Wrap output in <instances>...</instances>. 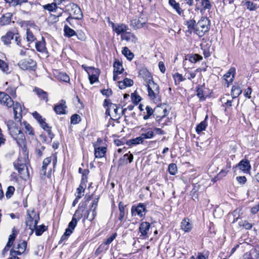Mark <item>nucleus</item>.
Listing matches in <instances>:
<instances>
[{"mask_svg": "<svg viewBox=\"0 0 259 259\" xmlns=\"http://www.w3.org/2000/svg\"><path fill=\"white\" fill-rule=\"evenodd\" d=\"M143 142L144 140L142 138L141 136H140V137H137L135 139H133L127 141L126 144L128 146H132L134 145H136L140 144H143Z\"/></svg>", "mask_w": 259, "mask_h": 259, "instance_id": "31", "label": "nucleus"}, {"mask_svg": "<svg viewBox=\"0 0 259 259\" xmlns=\"http://www.w3.org/2000/svg\"><path fill=\"white\" fill-rule=\"evenodd\" d=\"M86 187L79 185V187L77 188V195L76 197L78 198H81L83 194H82V192H84Z\"/></svg>", "mask_w": 259, "mask_h": 259, "instance_id": "57", "label": "nucleus"}, {"mask_svg": "<svg viewBox=\"0 0 259 259\" xmlns=\"http://www.w3.org/2000/svg\"><path fill=\"white\" fill-rule=\"evenodd\" d=\"M134 159V156L132 154H131L129 152L128 153L124 154L122 157H121L118 160V167L121 166L128 163H131Z\"/></svg>", "mask_w": 259, "mask_h": 259, "instance_id": "11", "label": "nucleus"}, {"mask_svg": "<svg viewBox=\"0 0 259 259\" xmlns=\"http://www.w3.org/2000/svg\"><path fill=\"white\" fill-rule=\"evenodd\" d=\"M154 114H164V116H166L169 112L166 109L164 104H161L160 106H157L154 108Z\"/></svg>", "mask_w": 259, "mask_h": 259, "instance_id": "24", "label": "nucleus"}, {"mask_svg": "<svg viewBox=\"0 0 259 259\" xmlns=\"http://www.w3.org/2000/svg\"><path fill=\"white\" fill-rule=\"evenodd\" d=\"M146 210V205L144 203H139L137 206L133 205L131 210Z\"/></svg>", "mask_w": 259, "mask_h": 259, "instance_id": "52", "label": "nucleus"}, {"mask_svg": "<svg viewBox=\"0 0 259 259\" xmlns=\"http://www.w3.org/2000/svg\"><path fill=\"white\" fill-rule=\"evenodd\" d=\"M58 78L61 80L66 82H68L70 80L69 76L64 72H61L58 75Z\"/></svg>", "mask_w": 259, "mask_h": 259, "instance_id": "50", "label": "nucleus"}, {"mask_svg": "<svg viewBox=\"0 0 259 259\" xmlns=\"http://www.w3.org/2000/svg\"><path fill=\"white\" fill-rule=\"evenodd\" d=\"M13 164L15 169L18 170L20 178L25 181L28 180L29 174L26 164L23 163L21 162V160L19 158L18 159L17 161L14 162Z\"/></svg>", "mask_w": 259, "mask_h": 259, "instance_id": "4", "label": "nucleus"}, {"mask_svg": "<svg viewBox=\"0 0 259 259\" xmlns=\"http://www.w3.org/2000/svg\"><path fill=\"white\" fill-rule=\"evenodd\" d=\"M27 247V243L25 241H23L22 242L18 244L17 249L20 250L22 252H24Z\"/></svg>", "mask_w": 259, "mask_h": 259, "instance_id": "59", "label": "nucleus"}, {"mask_svg": "<svg viewBox=\"0 0 259 259\" xmlns=\"http://www.w3.org/2000/svg\"><path fill=\"white\" fill-rule=\"evenodd\" d=\"M184 24L187 26L188 29V32H191L192 31H193L196 33V29L197 27V23L196 22V21L194 19L186 21Z\"/></svg>", "mask_w": 259, "mask_h": 259, "instance_id": "15", "label": "nucleus"}, {"mask_svg": "<svg viewBox=\"0 0 259 259\" xmlns=\"http://www.w3.org/2000/svg\"><path fill=\"white\" fill-rule=\"evenodd\" d=\"M210 21L207 17L203 16L197 22V27L196 29V34L199 37L203 36L204 34L209 31Z\"/></svg>", "mask_w": 259, "mask_h": 259, "instance_id": "2", "label": "nucleus"}, {"mask_svg": "<svg viewBox=\"0 0 259 259\" xmlns=\"http://www.w3.org/2000/svg\"><path fill=\"white\" fill-rule=\"evenodd\" d=\"M196 92L197 96L201 101H204L205 100V97L204 96L203 91L202 88H197L196 90Z\"/></svg>", "mask_w": 259, "mask_h": 259, "instance_id": "54", "label": "nucleus"}, {"mask_svg": "<svg viewBox=\"0 0 259 259\" xmlns=\"http://www.w3.org/2000/svg\"><path fill=\"white\" fill-rule=\"evenodd\" d=\"M7 125L10 134L16 141L18 145L21 147L24 146L25 142V137L17 124L13 120H9L7 122Z\"/></svg>", "mask_w": 259, "mask_h": 259, "instance_id": "1", "label": "nucleus"}, {"mask_svg": "<svg viewBox=\"0 0 259 259\" xmlns=\"http://www.w3.org/2000/svg\"><path fill=\"white\" fill-rule=\"evenodd\" d=\"M18 65L22 70H32L36 65V62L31 58H27L20 61Z\"/></svg>", "mask_w": 259, "mask_h": 259, "instance_id": "7", "label": "nucleus"}, {"mask_svg": "<svg viewBox=\"0 0 259 259\" xmlns=\"http://www.w3.org/2000/svg\"><path fill=\"white\" fill-rule=\"evenodd\" d=\"M15 188L13 186H9L6 193V197L9 199L12 197L15 191Z\"/></svg>", "mask_w": 259, "mask_h": 259, "instance_id": "51", "label": "nucleus"}, {"mask_svg": "<svg viewBox=\"0 0 259 259\" xmlns=\"http://www.w3.org/2000/svg\"><path fill=\"white\" fill-rule=\"evenodd\" d=\"M107 148L105 147H95V156L96 158H100L104 157L106 153Z\"/></svg>", "mask_w": 259, "mask_h": 259, "instance_id": "20", "label": "nucleus"}, {"mask_svg": "<svg viewBox=\"0 0 259 259\" xmlns=\"http://www.w3.org/2000/svg\"><path fill=\"white\" fill-rule=\"evenodd\" d=\"M122 54L130 61L134 57V54L126 47L122 48Z\"/></svg>", "mask_w": 259, "mask_h": 259, "instance_id": "35", "label": "nucleus"}, {"mask_svg": "<svg viewBox=\"0 0 259 259\" xmlns=\"http://www.w3.org/2000/svg\"><path fill=\"white\" fill-rule=\"evenodd\" d=\"M43 8L50 12H56L58 9L56 3H52V4H48L43 6Z\"/></svg>", "mask_w": 259, "mask_h": 259, "instance_id": "40", "label": "nucleus"}, {"mask_svg": "<svg viewBox=\"0 0 259 259\" xmlns=\"http://www.w3.org/2000/svg\"><path fill=\"white\" fill-rule=\"evenodd\" d=\"M45 147L44 146H41L40 144L36 148L35 152L37 155L41 156L42 154V151L45 150Z\"/></svg>", "mask_w": 259, "mask_h": 259, "instance_id": "61", "label": "nucleus"}, {"mask_svg": "<svg viewBox=\"0 0 259 259\" xmlns=\"http://www.w3.org/2000/svg\"><path fill=\"white\" fill-rule=\"evenodd\" d=\"M127 29V26L123 24H117L116 27L114 28L115 31L117 34L125 32Z\"/></svg>", "mask_w": 259, "mask_h": 259, "instance_id": "34", "label": "nucleus"}, {"mask_svg": "<svg viewBox=\"0 0 259 259\" xmlns=\"http://www.w3.org/2000/svg\"><path fill=\"white\" fill-rule=\"evenodd\" d=\"M200 5L202 8L200 9L199 7H196L195 10H200L201 13L207 10L209 11L212 8V5L209 0H201Z\"/></svg>", "mask_w": 259, "mask_h": 259, "instance_id": "14", "label": "nucleus"}, {"mask_svg": "<svg viewBox=\"0 0 259 259\" xmlns=\"http://www.w3.org/2000/svg\"><path fill=\"white\" fill-rule=\"evenodd\" d=\"M245 5L246 6L247 9L250 11H255L257 8L256 4L250 1H246L245 2Z\"/></svg>", "mask_w": 259, "mask_h": 259, "instance_id": "42", "label": "nucleus"}, {"mask_svg": "<svg viewBox=\"0 0 259 259\" xmlns=\"http://www.w3.org/2000/svg\"><path fill=\"white\" fill-rule=\"evenodd\" d=\"M131 98L133 103L136 105H137L141 100V97L135 93L132 94Z\"/></svg>", "mask_w": 259, "mask_h": 259, "instance_id": "55", "label": "nucleus"}, {"mask_svg": "<svg viewBox=\"0 0 259 259\" xmlns=\"http://www.w3.org/2000/svg\"><path fill=\"white\" fill-rule=\"evenodd\" d=\"M242 93V90L238 85H233L231 89V95L232 99L237 98Z\"/></svg>", "mask_w": 259, "mask_h": 259, "instance_id": "29", "label": "nucleus"}, {"mask_svg": "<svg viewBox=\"0 0 259 259\" xmlns=\"http://www.w3.org/2000/svg\"><path fill=\"white\" fill-rule=\"evenodd\" d=\"M114 70L113 72H116L117 74H121L124 70L122 67V62L119 60H116L113 64Z\"/></svg>", "mask_w": 259, "mask_h": 259, "instance_id": "28", "label": "nucleus"}, {"mask_svg": "<svg viewBox=\"0 0 259 259\" xmlns=\"http://www.w3.org/2000/svg\"><path fill=\"white\" fill-rule=\"evenodd\" d=\"M35 230V234L37 236L41 235L46 230V227L45 225L36 226L34 228Z\"/></svg>", "mask_w": 259, "mask_h": 259, "instance_id": "44", "label": "nucleus"}, {"mask_svg": "<svg viewBox=\"0 0 259 259\" xmlns=\"http://www.w3.org/2000/svg\"><path fill=\"white\" fill-rule=\"evenodd\" d=\"M169 173L171 175H175L177 172V166L175 163H171L168 167Z\"/></svg>", "mask_w": 259, "mask_h": 259, "instance_id": "48", "label": "nucleus"}, {"mask_svg": "<svg viewBox=\"0 0 259 259\" xmlns=\"http://www.w3.org/2000/svg\"><path fill=\"white\" fill-rule=\"evenodd\" d=\"M233 99L232 100L226 99V98L224 97L221 99V101L227 108H229L232 106Z\"/></svg>", "mask_w": 259, "mask_h": 259, "instance_id": "56", "label": "nucleus"}, {"mask_svg": "<svg viewBox=\"0 0 259 259\" xmlns=\"http://www.w3.org/2000/svg\"><path fill=\"white\" fill-rule=\"evenodd\" d=\"M15 238L16 234L14 233H12L9 236V240L7 244V247H10L12 245Z\"/></svg>", "mask_w": 259, "mask_h": 259, "instance_id": "58", "label": "nucleus"}, {"mask_svg": "<svg viewBox=\"0 0 259 259\" xmlns=\"http://www.w3.org/2000/svg\"><path fill=\"white\" fill-rule=\"evenodd\" d=\"M82 217L83 214L81 212V211H75L72 219H75V221L78 222V221L80 220L82 218Z\"/></svg>", "mask_w": 259, "mask_h": 259, "instance_id": "64", "label": "nucleus"}, {"mask_svg": "<svg viewBox=\"0 0 259 259\" xmlns=\"http://www.w3.org/2000/svg\"><path fill=\"white\" fill-rule=\"evenodd\" d=\"M0 104L10 108L14 104V101L8 94L0 92Z\"/></svg>", "mask_w": 259, "mask_h": 259, "instance_id": "9", "label": "nucleus"}, {"mask_svg": "<svg viewBox=\"0 0 259 259\" xmlns=\"http://www.w3.org/2000/svg\"><path fill=\"white\" fill-rule=\"evenodd\" d=\"M34 91L36 92V94L38 96V97L40 98L45 100L46 102H48V93L44 91L43 90L41 89L37 88H35Z\"/></svg>", "mask_w": 259, "mask_h": 259, "instance_id": "30", "label": "nucleus"}, {"mask_svg": "<svg viewBox=\"0 0 259 259\" xmlns=\"http://www.w3.org/2000/svg\"><path fill=\"white\" fill-rule=\"evenodd\" d=\"M32 116L39 123L41 127H44L47 126L46 119L43 118L38 112L35 111L32 113Z\"/></svg>", "mask_w": 259, "mask_h": 259, "instance_id": "23", "label": "nucleus"}, {"mask_svg": "<svg viewBox=\"0 0 259 259\" xmlns=\"http://www.w3.org/2000/svg\"><path fill=\"white\" fill-rule=\"evenodd\" d=\"M64 35L68 37H72L76 34L75 31L67 25H65L64 27Z\"/></svg>", "mask_w": 259, "mask_h": 259, "instance_id": "36", "label": "nucleus"}, {"mask_svg": "<svg viewBox=\"0 0 259 259\" xmlns=\"http://www.w3.org/2000/svg\"><path fill=\"white\" fill-rule=\"evenodd\" d=\"M133 84V80L128 78H124L123 81H118V87L121 90L124 89L127 87H131Z\"/></svg>", "mask_w": 259, "mask_h": 259, "instance_id": "18", "label": "nucleus"}, {"mask_svg": "<svg viewBox=\"0 0 259 259\" xmlns=\"http://www.w3.org/2000/svg\"><path fill=\"white\" fill-rule=\"evenodd\" d=\"M66 102L64 100L60 101V103L55 105L54 109L55 112L58 114H65V109L67 106L65 105Z\"/></svg>", "mask_w": 259, "mask_h": 259, "instance_id": "12", "label": "nucleus"}, {"mask_svg": "<svg viewBox=\"0 0 259 259\" xmlns=\"http://www.w3.org/2000/svg\"><path fill=\"white\" fill-rule=\"evenodd\" d=\"M6 91L13 98H15L16 97V89L15 88L10 87L8 88Z\"/></svg>", "mask_w": 259, "mask_h": 259, "instance_id": "60", "label": "nucleus"}, {"mask_svg": "<svg viewBox=\"0 0 259 259\" xmlns=\"http://www.w3.org/2000/svg\"><path fill=\"white\" fill-rule=\"evenodd\" d=\"M44 130L46 131L48 133V136L50 138V140L48 141V143H51L52 141L53 138L54 137V134L51 131V126L48 125V124L47 123V126L44 127H42Z\"/></svg>", "mask_w": 259, "mask_h": 259, "instance_id": "43", "label": "nucleus"}, {"mask_svg": "<svg viewBox=\"0 0 259 259\" xmlns=\"http://www.w3.org/2000/svg\"><path fill=\"white\" fill-rule=\"evenodd\" d=\"M146 86L147 87L148 96L152 99L156 98V95L159 93V87L153 80V78L146 81Z\"/></svg>", "mask_w": 259, "mask_h": 259, "instance_id": "6", "label": "nucleus"}, {"mask_svg": "<svg viewBox=\"0 0 259 259\" xmlns=\"http://www.w3.org/2000/svg\"><path fill=\"white\" fill-rule=\"evenodd\" d=\"M39 220V214L38 211H29L27 214V219L25 223L26 226L29 227L31 232L35 228Z\"/></svg>", "mask_w": 259, "mask_h": 259, "instance_id": "5", "label": "nucleus"}, {"mask_svg": "<svg viewBox=\"0 0 259 259\" xmlns=\"http://www.w3.org/2000/svg\"><path fill=\"white\" fill-rule=\"evenodd\" d=\"M150 227V224L148 222H142L140 226L139 230L142 236H146Z\"/></svg>", "mask_w": 259, "mask_h": 259, "instance_id": "21", "label": "nucleus"}, {"mask_svg": "<svg viewBox=\"0 0 259 259\" xmlns=\"http://www.w3.org/2000/svg\"><path fill=\"white\" fill-rule=\"evenodd\" d=\"M89 170L88 169H85L82 171L81 180L80 184V185L86 187V184L88 182L87 176L89 174Z\"/></svg>", "mask_w": 259, "mask_h": 259, "instance_id": "38", "label": "nucleus"}, {"mask_svg": "<svg viewBox=\"0 0 259 259\" xmlns=\"http://www.w3.org/2000/svg\"><path fill=\"white\" fill-rule=\"evenodd\" d=\"M200 187V185H198L197 184H193V188L191 191L190 195L194 199L195 198L197 199L198 197V191L199 190Z\"/></svg>", "mask_w": 259, "mask_h": 259, "instance_id": "39", "label": "nucleus"}, {"mask_svg": "<svg viewBox=\"0 0 259 259\" xmlns=\"http://www.w3.org/2000/svg\"><path fill=\"white\" fill-rule=\"evenodd\" d=\"M13 14L11 13H7L0 18V25H8L11 22Z\"/></svg>", "mask_w": 259, "mask_h": 259, "instance_id": "13", "label": "nucleus"}, {"mask_svg": "<svg viewBox=\"0 0 259 259\" xmlns=\"http://www.w3.org/2000/svg\"><path fill=\"white\" fill-rule=\"evenodd\" d=\"M42 41H37L35 42V48L38 52L41 53H45L47 51V48L45 47V41L43 37H42Z\"/></svg>", "mask_w": 259, "mask_h": 259, "instance_id": "27", "label": "nucleus"}, {"mask_svg": "<svg viewBox=\"0 0 259 259\" xmlns=\"http://www.w3.org/2000/svg\"><path fill=\"white\" fill-rule=\"evenodd\" d=\"M181 229H182L185 232H189L191 230L192 228V225L190 223L189 219L184 218L181 222Z\"/></svg>", "mask_w": 259, "mask_h": 259, "instance_id": "16", "label": "nucleus"}, {"mask_svg": "<svg viewBox=\"0 0 259 259\" xmlns=\"http://www.w3.org/2000/svg\"><path fill=\"white\" fill-rule=\"evenodd\" d=\"M110 109H113V113L112 114V117H110L111 119L116 120L119 119L121 117V114L118 112V106L115 104H110Z\"/></svg>", "mask_w": 259, "mask_h": 259, "instance_id": "19", "label": "nucleus"}, {"mask_svg": "<svg viewBox=\"0 0 259 259\" xmlns=\"http://www.w3.org/2000/svg\"><path fill=\"white\" fill-rule=\"evenodd\" d=\"M141 131L145 132L144 133H142L141 135L143 140L144 139H151V138H153V137L154 136V131H152V130L151 129L148 130V129H146L145 128H142L141 129Z\"/></svg>", "mask_w": 259, "mask_h": 259, "instance_id": "25", "label": "nucleus"}, {"mask_svg": "<svg viewBox=\"0 0 259 259\" xmlns=\"http://www.w3.org/2000/svg\"><path fill=\"white\" fill-rule=\"evenodd\" d=\"M86 212H88L87 214L85 213L84 215L85 216L86 219L90 221H92L96 215V211H86Z\"/></svg>", "mask_w": 259, "mask_h": 259, "instance_id": "53", "label": "nucleus"}, {"mask_svg": "<svg viewBox=\"0 0 259 259\" xmlns=\"http://www.w3.org/2000/svg\"><path fill=\"white\" fill-rule=\"evenodd\" d=\"M51 157H47L45 158L42 162V170H46L47 168V166L51 163Z\"/></svg>", "mask_w": 259, "mask_h": 259, "instance_id": "63", "label": "nucleus"}, {"mask_svg": "<svg viewBox=\"0 0 259 259\" xmlns=\"http://www.w3.org/2000/svg\"><path fill=\"white\" fill-rule=\"evenodd\" d=\"M101 93L106 97H109L112 95V91L110 89L102 90Z\"/></svg>", "mask_w": 259, "mask_h": 259, "instance_id": "62", "label": "nucleus"}, {"mask_svg": "<svg viewBox=\"0 0 259 259\" xmlns=\"http://www.w3.org/2000/svg\"><path fill=\"white\" fill-rule=\"evenodd\" d=\"M26 34H27V40L29 42H32L34 41L36 39L35 36H34L32 31L30 30V29H27L26 30Z\"/></svg>", "mask_w": 259, "mask_h": 259, "instance_id": "49", "label": "nucleus"}, {"mask_svg": "<svg viewBox=\"0 0 259 259\" xmlns=\"http://www.w3.org/2000/svg\"><path fill=\"white\" fill-rule=\"evenodd\" d=\"M100 70L98 68L93 67V68L89 69L88 74L89 75V79L90 82L91 84H94L95 82L99 81V76L100 74Z\"/></svg>", "mask_w": 259, "mask_h": 259, "instance_id": "8", "label": "nucleus"}, {"mask_svg": "<svg viewBox=\"0 0 259 259\" xmlns=\"http://www.w3.org/2000/svg\"><path fill=\"white\" fill-rule=\"evenodd\" d=\"M0 69L4 73H8L9 66L8 64L1 59H0Z\"/></svg>", "mask_w": 259, "mask_h": 259, "instance_id": "46", "label": "nucleus"}, {"mask_svg": "<svg viewBox=\"0 0 259 259\" xmlns=\"http://www.w3.org/2000/svg\"><path fill=\"white\" fill-rule=\"evenodd\" d=\"M139 74L142 75L145 82L148 80L152 79V76H151V73L145 68L140 69L139 71Z\"/></svg>", "mask_w": 259, "mask_h": 259, "instance_id": "33", "label": "nucleus"}, {"mask_svg": "<svg viewBox=\"0 0 259 259\" xmlns=\"http://www.w3.org/2000/svg\"><path fill=\"white\" fill-rule=\"evenodd\" d=\"M235 69L234 68H230L227 73L224 75V79L227 82H231L234 77Z\"/></svg>", "mask_w": 259, "mask_h": 259, "instance_id": "26", "label": "nucleus"}, {"mask_svg": "<svg viewBox=\"0 0 259 259\" xmlns=\"http://www.w3.org/2000/svg\"><path fill=\"white\" fill-rule=\"evenodd\" d=\"M15 33L12 31L8 32L5 35L1 37V40L5 45H9L11 40L14 38Z\"/></svg>", "mask_w": 259, "mask_h": 259, "instance_id": "17", "label": "nucleus"}, {"mask_svg": "<svg viewBox=\"0 0 259 259\" xmlns=\"http://www.w3.org/2000/svg\"><path fill=\"white\" fill-rule=\"evenodd\" d=\"M145 22H142L139 19H135L131 21V25L134 29H139L144 26Z\"/></svg>", "mask_w": 259, "mask_h": 259, "instance_id": "32", "label": "nucleus"}, {"mask_svg": "<svg viewBox=\"0 0 259 259\" xmlns=\"http://www.w3.org/2000/svg\"><path fill=\"white\" fill-rule=\"evenodd\" d=\"M236 167H238L240 170L244 172H248L249 171L251 166L249 161L248 159H244L241 160Z\"/></svg>", "mask_w": 259, "mask_h": 259, "instance_id": "10", "label": "nucleus"}, {"mask_svg": "<svg viewBox=\"0 0 259 259\" xmlns=\"http://www.w3.org/2000/svg\"><path fill=\"white\" fill-rule=\"evenodd\" d=\"M146 110L147 114L144 115L143 117V119L145 120H148L150 118V116L152 115H154L155 113L154 109H152L150 106H147L145 108Z\"/></svg>", "mask_w": 259, "mask_h": 259, "instance_id": "41", "label": "nucleus"}, {"mask_svg": "<svg viewBox=\"0 0 259 259\" xmlns=\"http://www.w3.org/2000/svg\"><path fill=\"white\" fill-rule=\"evenodd\" d=\"M208 115H206L204 119L198 124L196 127V132L197 134H200L201 132L205 131L207 126V120Z\"/></svg>", "mask_w": 259, "mask_h": 259, "instance_id": "22", "label": "nucleus"}, {"mask_svg": "<svg viewBox=\"0 0 259 259\" xmlns=\"http://www.w3.org/2000/svg\"><path fill=\"white\" fill-rule=\"evenodd\" d=\"M81 120L80 116L77 114H74L72 115L70 118V122L71 124H76L78 123Z\"/></svg>", "mask_w": 259, "mask_h": 259, "instance_id": "47", "label": "nucleus"}, {"mask_svg": "<svg viewBox=\"0 0 259 259\" xmlns=\"http://www.w3.org/2000/svg\"><path fill=\"white\" fill-rule=\"evenodd\" d=\"M77 222L75 219H72L71 221L68 224V227L66 229V234H71L76 226Z\"/></svg>", "mask_w": 259, "mask_h": 259, "instance_id": "37", "label": "nucleus"}, {"mask_svg": "<svg viewBox=\"0 0 259 259\" xmlns=\"http://www.w3.org/2000/svg\"><path fill=\"white\" fill-rule=\"evenodd\" d=\"M202 59V57L197 54L189 56V61L193 63H195L197 61H200Z\"/></svg>", "mask_w": 259, "mask_h": 259, "instance_id": "45", "label": "nucleus"}, {"mask_svg": "<svg viewBox=\"0 0 259 259\" xmlns=\"http://www.w3.org/2000/svg\"><path fill=\"white\" fill-rule=\"evenodd\" d=\"M65 10H63L65 13H68L69 15L71 14L72 16L76 20H81L83 18V14L80 7L76 4L70 3L65 6Z\"/></svg>", "mask_w": 259, "mask_h": 259, "instance_id": "3", "label": "nucleus"}]
</instances>
